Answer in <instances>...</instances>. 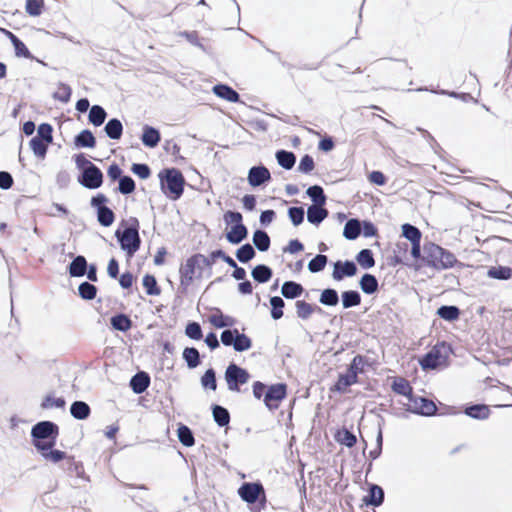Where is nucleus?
Masks as SVG:
<instances>
[{
    "label": "nucleus",
    "instance_id": "nucleus-61",
    "mask_svg": "<svg viewBox=\"0 0 512 512\" xmlns=\"http://www.w3.org/2000/svg\"><path fill=\"white\" fill-rule=\"evenodd\" d=\"M71 95H72L71 87L66 83L59 82L58 83V91L54 92L52 94V97L55 100H58V101L66 104L70 101Z\"/></svg>",
    "mask_w": 512,
    "mask_h": 512
},
{
    "label": "nucleus",
    "instance_id": "nucleus-30",
    "mask_svg": "<svg viewBox=\"0 0 512 512\" xmlns=\"http://www.w3.org/2000/svg\"><path fill=\"white\" fill-rule=\"evenodd\" d=\"M253 280L259 284L267 283L273 276V270L266 264H257L251 270Z\"/></svg>",
    "mask_w": 512,
    "mask_h": 512
},
{
    "label": "nucleus",
    "instance_id": "nucleus-60",
    "mask_svg": "<svg viewBox=\"0 0 512 512\" xmlns=\"http://www.w3.org/2000/svg\"><path fill=\"white\" fill-rule=\"evenodd\" d=\"M296 315L301 320H307L313 314V304L305 300H297L295 302Z\"/></svg>",
    "mask_w": 512,
    "mask_h": 512
},
{
    "label": "nucleus",
    "instance_id": "nucleus-38",
    "mask_svg": "<svg viewBox=\"0 0 512 512\" xmlns=\"http://www.w3.org/2000/svg\"><path fill=\"white\" fill-rule=\"evenodd\" d=\"M104 132L109 139L119 140L123 135V124L118 118H111L104 126Z\"/></svg>",
    "mask_w": 512,
    "mask_h": 512
},
{
    "label": "nucleus",
    "instance_id": "nucleus-48",
    "mask_svg": "<svg viewBox=\"0 0 512 512\" xmlns=\"http://www.w3.org/2000/svg\"><path fill=\"white\" fill-rule=\"evenodd\" d=\"M357 263L360 265L363 269H370L375 266V258L373 251L368 248H364L360 250L356 257H355Z\"/></svg>",
    "mask_w": 512,
    "mask_h": 512
},
{
    "label": "nucleus",
    "instance_id": "nucleus-8",
    "mask_svg": "<svg viewBox=\"0 0 512 512\" xmlns=\"http://www.w3.org/2000/svg\"><path fill=\"white\" fill-rule=\"evenodd\" d=\"M109 199L103 193L92 196L90 205L96 211L97 221L103 227H110L115 221V213L107 206Z\"/></svg>",
    "mask_w": 512,
    "mask_h": 512
},
{
    "label": "nucleus",
    "instance_id": "nucleus-3",
    "mask_svg": "<svg viewBox=\"0 0 512 512\" xmlns=\"http://www.w3.org/2000/svg\"><path fill=\"white\" fill-rule=\"evenodd\" d=\"M158 177L160 189L168 199L176 201L182 197L186 181L178 168H164L159 172Z\"/></svg>",
    "mask_w": 512,
    "mask_h": 512
},
{
    "label": "nucleus",
    "instance_id": "nucleus-33",
    "mask_svg": "<svg viewBox=\"0 0 512 512\" xmlns=\"http://www.w3.org/2000/svg\"><path fill=\"white\" fill-rule=\"evenodd\" d=\"M372 362L364 355H355L351 362L347 365V369L354 375L358 376L365 372L366 367H370Z\"/></svg>",
    "mask_w": 512,
    "mask_h": 512
},
{
    "label": "nucleus",
    "instance_id": "nucleus-11",
    "mask_svg": "<svg viewBox=\"0 0 512 512\" xmlns=\"http://www.w3.org/2000/svg\"><path fill=\"white\" fill-rule=\"evenodd\" d=\"M196 272H198L196 277L201 278L203 267L199 258V253L193 254L187 258L185 263L181 264L179 268L180 278H183L185 281L184 285L193 282Z\"/></svg>",
    "mask_w": 512,
    "mask_h": 512
},
{
    "label": "nucleus",
    "instance_id": "nucleus-18",
    "mask_svg": "<svg viewBox=\"0 0 512 512\" xmlns=\"http://www.w3.org/2000/svg\"><path fill=\"white\" fill-rule=\"evenodd\" d=\"M69 256L72 257L73 259L67 266V273L72 278L83 277L88 267V262L86 258L83 255L74 256L73 253H70Z\"/></svg>",
    "mask_w": 512,
    "mask_h": 512
},
{
    "label": "nucleus",
    "instance_id": "nucleus-26",
    "mask_svg": "<svg viewBox=\"0 0 512 512\" xmlns=\"http://www.w3.org/2000/svg\"><path fill=\"white\" fill-rule=\"evenodd\" d=\"M211 412L214 422L219 427H228L231 420V415L229 410L219 404H212L211 405Z\"/></svg>",
    "mask_w": 512,
    "mask_h": 512
},
{
    "label": "nucleus",
    "instance_id": "nucleus-36",
    "mask_svg": "<svg viewBox=\"0 0 512 512\" xmlns=\"http://www.w3.org/2000/svg\"><path fill=\"white\" fill-rule=\"evenodd\" d=\"M391 389L394 393L404 396L407 399L412 397L413 387L410 382L403 377H395L391 384Z\"/></svg>",
    "mask_w": 512,
    "mask_h": 512
},
{
    "label": "nucleus",
    "instance_id": "nucleus-25",
    "mask_svg": "<svg viewBox=\"0 0 512 512\" xmlns=\"http://www.w3.org/2000/svg\"><path fill=\"white\" fill-rule=\"evenodd\" d=\"M305 291L303 285L296 281L287 280L281 286V294L286 299H297Z\"/></svg>",
    "mask_w": 512,
    "mask_h": 512
},
{
    "label": "nucleus",
    "instance_id": "nucleus-31",
    "mask_svg": "<svg viewBox=\"0 0 512 512\" xmlns=\"http://www.w3.org/2000/svg\"><path fill=\"white\" fill-rule=\"evenodd\" d=\"M110 325L112 329L125 333L132 328L133 322L127 314L117 313L111 316Z\"/></svg>",
    "mask_w": 512,
    "mask_h": 512
},
{
    "label": "nucleus",
    "instance_id": "nucleus-23",
    "mask_svg": "<svg viewBox=\"0 0 512 512\" xmlns=\"http://www.w3.org/2000/svg\"><path fill=\"white\" fill-rule=\"evenodd\" d=\"M248 237V228L243 222L238 225H232L230 230L225 233L226 240L232 245H238Z\"/></svg>",
    "mask_w": 512,
    "mask_h": 512
},
{
    "label": "nucleus",
    "instance_id": "nucleus-27",
    "mask_svg": "<svg viewBox=\"0 0 512 512\" xmlns=\"http://www.w3.org/2000/svg\"><path fill=\"white\" fill-rule=\"evenodd\" d=\"M329 215L325 206L310 205L307 208V221L310 224L319 226Z\"/></svg>",
    "mask_w": 512,
    "mask_h": 512
},
{
    "label": "nucleus",
    "instance_id": "nucleus-52",
    "mask_svg": "<svg viewBox=\"0 0 512 512\" xmlns=\"http://www.w3.org/2000/svg\"><path fill=\"white\" fill-rule=\"evenodd\" d=\"M271 310L270 315L273 320H279L283 317V309L285 307V301L280 296H271L269 299Z\"/></svg>",
    "mask_w": 512,
    "mask_h": 512
},
{
    "label": "nucleus",
    "instance_id": "nucleus-58",
    "mask_svg": "<svg viewBox=\"0 0 512 512\" xmlns=\"http://www.w3.org/2000/svg\"><path fill=\"white\" fill-rule=\"evenodd\" d=\"M63 467L69 473H74L79 478H84V467L82 462L76 461L73 456H68Z\"/></svg>",
    "mask_w": 512,
    "mask_h": 512
},
{
    "label": "nucleus",
    "instance_id": "nucleus-50",
    "mask_svg": "<svg viewBox=\"0 0 512 512\" xmlns=\"http://www.w3.org/2000/svg\"><path fill=\"white\" fill-rule=\"evenodd\" d=\"M142 285L148 296H158L161 293L156 277L152 274H145L142 278Z\"/></svg>",
    "mask_w": 512,
    "mask_h": 512
},
{
    "label": "nucleus",
    "instance_id": "nucleus-37",
    "mask_svg": "<svg viewBox=\"0 0 512 512\" xmlns=\"http://www.w3.org/2000/svg\"><path fill=\"white\" fill-rule=\"evenodd\" d=\"M343 309H350L361 304L362 297L357 290H345L340 295Z\"/></svg>",
    "mask_w": 512,
    "mask_h": 512
},
{
    "label": "nucleus",
    "instance_id": "nucleus-57",
    "mask_svg": "<svg viewBox=\"0 0 512 512\" xmlns=\"http://www.w3.org/2000/svg\"><path fill=\"white\" fill-rule=\"evenodd\" d=\"M42 409L58 408L64 409L66 406V400L64 397H54L53 394H47L41 404Z\"/></svg>",
    "mask_w": 512,
    "mask_h": 512
},
{
    "label": "nucleus",
    "instance_id": "nucleus-44",
    "mask_svg": "<svg viewBox=\"0 0 512 512\" xmlns=\"http://www.w3.org/2000/svg\"><path fill=\"white\" fill-rule=\"evenodd\" d=\"M306 194L313 202L312 205L325 206L327 196L324 192V189L320 185L315 184L308 187V189L306 190Z\"/></svg>",
    "mask_w": 512,
    "mask_h": 512
},
{
    "label": "nucleus",
    "instance_id": "nucleus-35",
    "mask_svg": "<svg viewBox=\"0 0 512 512\" xmlns=\"http://www.w3.org/2000/svg\"><path fill=\"white\" fill-rule=\"evenodd\" d=\"M436 315L447 322H454L460 318L461 310L456 305H441L436 310Z\"/></svg>",
    "mask_w": 512,
    "mask_h": 512
},
{
    "label": "nucleus",
    "instance_id": "nucleus-53",
    "mask_svg": "<svg viewBox=\"0 0 512 512\" xmlns=\"http://www.w3.org/2000/svg\"><path fill=\"white\" fill-rule=\"evenodd\" d=\"M401 235L410 243L421 241L422 233L418 227L410 223H404L401 227Z\"/></svg>",
    "mask_w": 512,
    "mask_h": 512
},
{
    "label": "nucleus",
    "instance_id": "nucleus-12",
    "mask_svg": "<svg viewBox=\"0 0 512 512\" xmlns=\"http://www.w3.org/2000/svg\"><path fill=\"white\" fill-rule=\"evenodd\" d=\"M78 183L86 189L95 190L103 185L104 175L101 169L92 165L90 169H85L78 175Z\"/></svg>",
    "mask_w": 512,
    "mask_h": 512
},
{
    "label": "nucleus",
    "instance_id": "nucleus-56",
    "mask_svg": "<svg viewBox=\"0 0 512 512\" xmlns=\"http://www.w3.org/2000/svg\"><path fill=\"white\" fill-rule=\"evenodd\" d=\"M328 263V257L324 254H317L307 265L310 273L316 274L323 271Z\"/></svg>",
    "mask_w": 512,
    "mask_h": 512
},
{
    "label": "nucleus",
    "instance_id": "nucleus-20",
    "mask_svg": "<svg viewBox=\"0 0 512 512\" xmlns=\"http://www.w3.org/2000/svg\"><path fill=\"white\" fill-rule=\"evenodd\" d=\"M150 382L151 379L149 373L146 371H138L131 377L129 386L135 394L140 395L148 389Z\"/></svg>",
    "mask_w": 512,
    "mask_h": 512
},
{
    "label": "nucleus",
    "instance_id": "nucleus-17",
    "mask_svg": "<svg viewBox=\"0 0 512 512\" xmlns=\"http://www.w3.org/2000/svg\"><path fill=\"white\" fill-rule=\"evenodd\" d=\"M462 412L475 420H486L491 414L489 406L484 403H468L464 406Z\"/></svg>",
    "mask_w": 512,
    "mask_h": 512
},
{
    "label": "nucleus",
    "instance_id": "nucleus-7",
    "mask_svg": "<svg viewBox=\"0 0 512 512\" xmlns=\"http://www.w3.org/2000/svg\"><path fill=\"white\" fill-rule=\"evenodd\" d=\"M250 378L251 374L249 371L235 362L229 363L224 372L227 388L232 392H240V386L248 383Z\"/></svg>",
    "mask_w": 512,
    "mask_h": 512
},
{
    "label": "nucleus",
    "instance_id": "nucleus-59",
    "mask_svg": "<svg viewBox=\"0 0 512 512\" xmlns=\"http://www.w3.org/2000/svg\"><path fill=\"white\" fill-rule=\"evenodd\" d=\"M200 382L204 389L215 391L217 389L216 371L213 368H208L201 376Z\"/></svg>",
    "mask_w": 512,
    "mask_h": 512
},
{
    "label": "nucleus",
    "instance_id": "nucleus-55",
    "mask_svg": "<svg viewBox=\"0 0 512 512\" xmlns=\"http://www.w3.org/2000/svg\"><path fill=\"white\" fill-rule=\"evenodd\" d=\"M136 189V183L134 179L129 175H123L118 180V187L116 188V191L123 194V195H130L134 193Z\"/></svg>",
    "mask_w": 512,
    "mask_h": 512
},
{
    "label": "nucleus",
    "instance_id": "nucleus-45",
    "mask_svg": "<svg viewBox=\"0 0 512 512\" xmlns=\"http://www.w3.org/2000/svg\"><path fill=\"white\" fill-rule=\"evenodd\" d=\"M177 436L179 442L185 447H192L195 444V437L192 429L183 423L178 424Z\"/></svg>",
    "mask_w": 512,
    "mask_h": 512
},
{
    "label": "nucleus",
    "instance_id": "nucleus-51",
    "mask_svg": "<svg viewBox=\"0 0 512 512\" xmlns=\"http://www.w3.org/2000/svg\"><path fill=\"white\" fill-rule=\"evenodd\" d=\"M235 256L239 262L248 263L256 256L255 248L250 243H245L236 250Z\"/></svg>",
    "mask_w": 512,
    "mask_h": 512
},
{
    "label": "nucleus",
    "instance_id": "nucleus-13",
    "mask_svg": "<svg viewBox=\"0 0 512 512\" xmlns=\"http://www.w3.org/2000/svg\"><path fill=\"white\" fill-rule=\"evenodd\" d=\"M271 179L272 177L269 169L262 163L254 165L248 170L247 181L253 188L266 185L271 181Z\"/></svg>",
    "mask_w": 512,
    "mask_h": 512
},
{
    "label": "nucleus",
    "instance_id": "nucleus-15",
    "mask_svg": "<svg viewBox=\"0 0 512 512\" xmlns=\"http://www.w3.org/2000/svg\"><path fill=\"white\" fill-rule=\"evenodd\" d=\"M384 489L375 483L368 484L367 494L363 496L362 503L367 507H379L384 503Z\"/></svg>",
    "mask_w": 512,
    "mask_h": 512
},
{
    "label": "nucleus",
    "instance_id": "nucleus-40",
    "mask_svg": "<svg viewBox=\"0 0 512 512\" xmlns=\"http://www.w3.org/2000/svg\"><path fill=\"white\" fill-rule=\"evenodd\" d=\"M252 241L254 247L260 252H266L271 245V239L268 233L262 229H256L253 232Z\"/></svg>",
    "mask_w": 512,
    "mask_h": 512
},
{
    "label": "nucleus",
    "instance_id": "nucleus-6",
    "mask_svg": "<svg viewBox=\"0 0 512 512\" xmlns=\"http://www.w3.org/2000/svg\"><path fill=\"white\" fill-rule=\"evenodd\" d=\"M450 346L445 342L436 344L427 353L419 358V365L423 371L437 370L448 366V353Z\"/></svg>",
    "mask_w": 512,
    "mask_h": 512
},
{
    "label": "nucleus",
    "instance_id": "nucleus-32",
    "mask_svg": "<svg viewBox=\"0 0 512 512\" xmlns=\"http://www.w3.org/2000/svg\"><path fill=\"white\" fill-rule=\"evenodd\" d=\"M70 414L76 420H86L91 414V408L85 401L76 400L70 405Z\"/></svg>",
    "mask_w": 512,
    "mask_h": 512
},
{
    "label": "nucleus",
    "instance_id": "nucleus-9",
    "mask_svg": "<svg viewBox=\"0 0 512 512\" xmlns=\"http://www.w3.org/2000/svg\"><path fill=\"white\" fill-rule=\"evenodd\" d=\"M408 401L409 404L405 407L407 412L425 417H431L437 413L436 404L427 397L417 396L413 393L412 397H410Z\"/></svg>",
    "mask_w": 512,
    "mask_h": 512
},
{
    "label": "nucleus",
    "instance_id": "nucleus-43",
    "mask_svg": "<svg viewBox=\"0 0 512 512\" xmlns=\"http://www.w3.org/2000/svg\"><path fill=\"white\" fill-rule=\"evenodd\" d=\"M182 358L189 369H195L201 364L200 353L195 347L184 348Z\"/></svg>",
    "mask_w": 512,
    "mask_h": 512
},
{
    "label": "nucleus",
    "instance_id": "nucleus-34",
    "mask_svg": "<svg viewBox=\"0 0 512 512\" xmlns=\"http://www.w3.org/2000/svg\"><path fill=\"white\" fill-rule=\"evenodd\" d=\"M275 158L278 165L285 170H291L296 164V155L292 151L279 149L275 153Z\"/></svg>",
    "mask_w": 512,
    "mask_h": 512
},
{
    "label": "nucleus",
    "instance_id": "nucleus-22",
    "mask_svg": "<svg viewBox=\"0 0 512 512\" xmlns=\"http://www.w3.org/2000/svg\"><path fill=\"white\" fill-rule=\"evenodd\" d=\"M213 93L228 102L231 103H238L240 102V95L239 93L233 89L231 86L225 83H218L213 86L212 88Z\"/></svg>",
    "mask_w": 512,
    "mask_h": 512
},
{
    "label": "nucleus",
    "instance_id": "nucleus-54",
    "mask_svg": "<svg viewBox=\"0 0 512 512\" xmlns=\"http://www.w3.org/2000/svg\"><path fill=\"white\" fill-rule=\"evenodd\" d=\"M48 142H45L39 137H32L29 141V146L33 151L34 155L39 159H44L48 151Z\"/></svg>",
    "mask_w": 512,
    "mask_h": 512
},
{
    "label": "nucleus",
    "instance_id": "nucleus-14",
    "mask_svg": "<svg viewBox=\"0 0 512 512\" xmlns=\"http://www.w3.org/2000/svg\"><path fill=\"white\" fill-rule=\"evenodd\" d=\"M358 268L352 260H337L333 263L332 278L335 281H342L345 278L353 277L357 274Z\"/></svg>",
    "mask_w": 512,
    "mask_h": 512
},
{
    "label": "nucleus",
    "instance_id": "nucleus-46",
    "mask_svg": "<svg viewBox=\"0 0 512 512\" xmlns=\"http://www.w3.org/2000/svg\"><path fill=\"white\" fill-rule=\"evenodd\" d=\"M339 301L340 296L334 288H325L320 293L319 302L324 306L334 307L338 305Z\"/></svg>",
    "mask_w": 512,
    "mask_h": 512
},
{
    "label": "nucleus",
    "instance_id": "nucleus-29",
    "mask_svg": "<svg viewBox=\"0 0 512 512\" xmlns=\"http://www.w3.org/2000/svg\"><path fill=\"white\" fill-rule=\"evenodd\" d=\"M216 313L209 317V322L217 329L230 328L235 325L236 319L232 316L225 315L223 312L216 308Z\"/></svg>",
    "mask_w": 512,
    "mask_h": 512
},
{
    "label": "nucleus",
    "instance_id": "nucleus-62",
    "mask_svg": "<svg viewBox=\"0 0 512 512\" xmlns=\"http://www.w3.org/2000/svg\"><path fill=\"white\" fill-rule=\"evenodd\" d=\"M288 217L291 223L297 227L304 222L305 211L302 206H292L287 210Z\"/></svg>",
    "mask_w": 512,
    "mask_h": 512
},
{
    "label": "nucleus",
    "instance_id": "nucleus-24",
    "mask_svg": "<svg viewBox=\"0 0 512 512\" xmlns=\"http://www.w3.org/2000/svg\"><path fill=\"white\" fill-rule=\"evenodd\" d=\"M74 146L78 149L89 148L93 149L96 147L97 140L94 134L89 129H83L74 137Z\"/></svg>",
    "mask_w": 512,
    "mask_h": 512
},
{
    "label": "nucleus",
    "instance_id": "nucleus-19",
    "mask_svg": "<svg viewBox=\"0 0 512 512\" xmlns=\"http://www.w3.org/2000/svg\"><path fill=\"white\" fill-rule=\"evenodd\" d=\"M56 445H45V446H37V452L49 462L57 464L62 461H66L68 455L66 452L55 449Z\"/></svg>",
    "mask_w": 512,
    "mask_h": 512
},
{
    "label": "nucleus",
    "instance_id": "nucleus-1",
    "mask_svg": "<svg viewBox=\"0 0 512 512\" xmlns=\"http://www.w3.org/2000/svg\"><path fill=\"white\" fill-rule=\"evenodd\" d=\"M140 223L138 218L123 219L115 231V238L120 249L125 252L127 258H132L140 249L142 240L139 234Z\"/></svg>",
    "mask_w": 512,
    "mask_h": 512
},
{
    "label": "nucleus",
    "instance_id": "nucleus-21",
    "mask_svg": "<svg viewBox=\"0 0 512 512\" xmlns=\"http://www.w3.org/2000/svg\"><path fill=\"white\" fill-rule=\"evenodd\" d=\"M141 141L147 148H155L161 141V134L159 129L148 124L143 125Z\"/></svg>",
    "mask_w": 512,
    "mask_h": 512
},
{
    "label": "nucleus",
    "instance_id": "nucleus-39",
    "mask_svg": "<svg viewBox=\"0 0 512 512\" xmlns=\"http://www.w3.org/2000/svg\"><path fill=\"white\" fill-rule=\"evenodd\" d=\"M361 235V220L350 218L346 221L343 229V237L347 240H356Z\"/></svg>",
    "mask_w": 512,
    "mask_h": 512
},
{
    "label": "nucleus",
    "instance_id": "nucleus-49",
    "mask_svg": "<svg viewBox=\"0 0 512 512\" xmlns=\"http://www.w3.org/2000/svg\"><path fill=\"white\" fill-rule=\"evenodd\" d=\"M98 288L90 281H83L78 286V295L85 301H91L96 298Z\"/></svg>",
    "mask_w": 512,
    "mask_h": 512
},
{
    "label": "nucleus",
    "instance_id": "nucleus-2",
    "mask_svg": "<svg viewBox=\"0 0 512 512\" xmlns=\"http://www.w3.org/2000/svg\"><path fill=\"white\" fill-rule=\"evenodd\" d=\"M423 262L426 266L439 271L455 266L464 267V264L458 261L454 253L431 241L423 244Z\"/></svg>",
    "mask_w": 512,
    "mask_h": 512
},
{
    "label": "nucleus",
    "instance_id": "nucleus-5",
    "mask_svg": "<svg viewBox=\"0 0 512 512\" xmlns=\"http://www.w3.org/2000/svg\"><path fill=\"white\" fill-rule=\"evenodd\" d=\"M59 432V426L55 422L49 420L39 421L31 428L32 445L36 450L37 446L56 445Z\"/></svg>",
    "mask_w": 512,
    "mask_h": 512
},
{
    "label": "nucleus",
    "instance_id": "nucleus-63",
    "mask_svg": "<svg viewBox=\"0 0 512 512\" xmlns=\"http://www.w3.org/2000/svg\"><path fill=\"white\" fill-rule=\"evenodd\" d=\"M251 347H252L251 338L248 335H246L245 333H240L238 331L236 338H235V343H234L233 349L236 352H244V351L249 350Z\"/></svg>",
    "mask_w": 512,
    "mask_h": 512
},
{
    "label": "nucleus",
    "instance_id": "nucleus-42",
    "mask_svg": "<svg viewBox=\"0 0 512 512\" xmlns=\"http://www.w3.org/2000/svg\"><path fill=\"white\" fill-rule=\"evenodd\" d=\"M107 118V112L106 110L98 104L92 105L89 114H88V121L95 127L101 126Z\"/></svg>",
    "mask_w": 512,
    "mask_h": 512
},
{
    "label": "nucleus",
    "instance_id": "nucleus-41",
    "mask_svg": "<svg viewBox=\"0 0 512 512\" xmlns=\"http://www.w3.org/2000/svg\"><path fill=\"white\" fill-rule=\"evenodd\" d=\"M334 438L336 442L346 446L347 448H352L357 443L356 435L346 427L338 429L334 435Z\"/></svg>",
    "mask_w": 512,
    "mask_h": 512
},
{
    "label": "nucleus",
    "instance_id": "nucleus-16",
    "mask_svg": "<svg viewBox=\"0 0 512 512\" xmlns=\"http://www.w3.org/2000/svg\"><path fill=\"white\" fill-rule=\"evenodd\" d=\"M358 376L352 374L347 368L344 373H339L337 381L331 386L330 391L336 392L339 394H344L347 392V389L358 383Z\"/></svg>",
    "mask_w": 512,
    "mask_h": 512
},
{
    "label": "nucleus",
    "instance_id": "nucleus-10",
    "mask_svg": "<svg viewBox=\"0 0 512 512\" xmlns=\"http://www.w3.org/2000/svg\"><path fill=\"white\" fill-rule=\"evenodd\" d=\"M286 396L287 385L285 383L267 384V389L264 393V405L270 411L276 410Z\"/></svg>",
    "mask_w": 512,
    "mask_h": 512
},
{
    "label": "nucleus",
    "instance_id": "nucleus-64",
    "mask_svg": "<svg viewBox=\"0 0 512 512\" xmlns=\"http://www.w3.org/2000/svg\"><path fill=\"white\" fill-rule=\"evenodd\" d=\"M185 335L191 340H201L203 338L201 325L196 321H189L185 327Z\"/></svg>",
    "mask_w": 512,
    "mask_h": 512
},
{
    "label": "nucleus",
    "instance_id": "nucleus-47",
    "mask_svg": "<svg viewBox=\"0 0 512 512\" xmlns=\"http://www.w3.org/2000/svg\"><path fill=\"white\" fill-rule=\"evenodd\" d=\"M487 276L497 280H509L512 278V268L509 266H491L487 270Z\"/></svg>",
    "mask_w": 512,
    "mask_h": 512
},
{
    "label": "nucleus",
    "instance_id": "nucleus-4",
    "mask_svg": "<svg viewBox=\"0 0 512 512\" xmlns=\"http://www.w3.org/2000/svg\"><path fill=\"white\" fill-rule=\"evenodd\" d=\"M237 493L240 499L247 503L251 512H261L265 509L267 503L266 492L259 480L243 482Z\"/></svg>",
    "mask_w": 512,
    "mask_h": 512
},
{
    "label": "nucleus",
    "instance_id": "nucleus-28",
    "mask_svg": "<svg viewBox=\"0 0 512 512\" xmlns=\"http://www.w3.org/2000/svg\"><path fill=\"white\" fill-rule=\"evenodd\" d=\"M361 291L367 295H373L379 290V282L375 275L364 273L359 280Z\"/></svg>",
    "mask_w": 512,
    "mask_h": 512
}]
</instances>
